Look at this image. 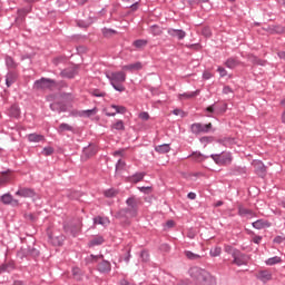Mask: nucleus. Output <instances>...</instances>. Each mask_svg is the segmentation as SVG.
Masks as SVG:
<instances>
[{
  "label": "nucleus",
  "instance_id": "nucleus-1",
  "mask_svg": "<svg viewBox=\"0 0 285 285\" xmlns=\"http://www.w3.org/2000/svg\"><path fill=\"white\" fill-rule=\"evenodd\" d=\"M107 79H109L110 86H112L114 90L117 92H125L126 87L124 83L126 82V72L124 71H115L106 75Z\"/></svg>",
  "mask_w": 285,
  "mask_h": 285
},
{
  "label": "nucleus",
  "instance_id": "nucleus-2",
  "mask_svg": "<svg viewBox=\"0 0 285 285\" xmlns=\"http://www.w3.org/2000/svg\"><path fill=\"white\" fill-rule=\"evenodd\" d=\"M188 275L196 284H206L210 282V273L202 267L194 266L188 269Z\"/></svg>",
  "mask_w": 285,
  "mask_h": 285
},
{
  "label": "nucleus",
  "instance_id": "nucleus-3",
  "mask_svg": "<svg viewBox=\"0 0 285 285\" xmlns=\"http://www.w3.org/2000/svg\"><path fill=\"white\" fill-rule=\"evenodd\" d=\"M217 166H230L233 164V154L229 151H222L220 154H212L209 156Z\"/></svg>",
  "mask_w": 285,
  "mask_h": 285
},
{
  "label": "nucleus",
  "instance_id": "nucleus-4",
  "mask_svg": "<svg viewBox=\"0 0 285 285\" xmlns=\"http://www.w3.org/2000/svg\"><path fill=\"white\" fill-rule=\"evenodd\" d=\"M226 110H228V104L223 102L220 105L214 104V105L206 107L204 112H205V117H214V115L219 117V115H224L226 112Z\"/></svg>",
  "mask_w": 285,
  "mask_h": 285
},
{
  "label": "nucleus",
  "instance_id": "nucleus-5",
  "mask_svg": "<svg viewBox=\"0 0 285 285\" xmlns=\"http://www.w3.org/2000/svg\"><path fill=\"white\" fill-rule=\"evenodd\" d=\"M57 86V80L51 78H40L33 82L35 90H52Z\"/></svg>",
  "mask_w": 285,
  "mask_h": 285
},
{
  "label": "nucleus",
  "instance_id": "nucleus-6",
  "mask_svg": "<svg viewBox=\"0 0 285 285\" xmlns=\"http://www.w3.org/2000/svg\"><path fill=\"white\" fill-rule=\"evenodd\" d=\"M126 207L129 212V217H137L139 215V199L135 196H130L126 199Z\"/></svg>",
  "mask_w": 285,
  "mask_h": 285
},
{
  "label": "nucleus",
  "instance_id": "nucleus-7",
  "mask_svg": "<svg viewBox=\"0 0 285 285\" xmlns=\"http://www.w3.org/2000/svg\"><path fill=\"white\" fill-rule=\"evenodd\" d=\"M213 129V124H200V122H195L191 125L190 130L193 135H202V132L206 134L209 130Z\"/></svg>",
  "mask_w": 285,
  "mask_h": 285
},
{
  "label": "nucleus",
  "instance_id": "nucleus-8",
  "mask_svg": "<svg viewBox=\"0 0 285 285\" xmlns=\"http://www.w3.org/2000/svg\"><path fill=\"white\" fill-rule=\"evenodd\" d=\"M255 277L258 282H262V284H268V282H273V272L268 268L259 269Z\"/></svg>",
  "mask_w": 285,
  "mask_h": 285
},
{
  "label": "nucleus",
  "instance_id": "nucleus-9",
  "mask_svg": "<svg viewBox=\"0 0 285 285\" xmlns=\"http://www.w3.org/2000/svg\"><path fill=\"white\" fill-rule=\"evenodd\" d=\"M232 257V264H235V266H246V264H248L246 254L242 253L239 249H237V252Z\"/></svg>",
  "mask_w": 285,
  "mask_h": 285
},
{
  "label": "nucleus",
  "instance_id": "nucleus-10",
  "mask_svg": "<svg viewBox=\"0 0 285 285\" xmlns=\"http://www.w3.org/2000/svg\"><path fill=\"white\" fill-rule=\"evenodd\" d=\"M102 259L100 263H98L97 265V271L98 273H100L101 275H108V273H110V271H112V264L110 263V261Z\"/></svg>",
  "mask_w": 285,
  "mask_h": 285
},
{
  "label": "nucleus",
  "instance_id": "nucleus-11",
  "mask_svg": "<svg viewBox=\"0 0 285 285\" xmlns=\"http://www.w3.org/2000/svg\"><path fill=\"white\" fill-rule=\"evenodd\" d=\"M97 150L98 149L95 145L89 144L87 147L82 149L81 160L87 161V159H90V157H95Z\"/></svg>",
  "mask_w": 285,
  "mask_h": 285
},
{
  "label": "nucleus",
  "instance_id": "nucleus-12",
  "mask_svg": "<svg viewBox=\"0 0 285 285\" xmlns=\"http://www.w3.org/2000/svg\"><path fill=\"white\" fill-rule=\"evenodd\" d=\"M238 216L245 219H253L257 217V214H255L253 209L244 207V205H238Z\"/></svg>",
  "mask_w": 285,
  "mask_h": 285
},
{
  "label": "nucleus",
  "instance_id": "nucleus-13",
  "mask_svg": "<svg viewBox=\"0 0 285 285\" xmlns=\"http://www.w3.org/2000/svg\"><path fill=\"white\" fill-rule=\"evenodd\" d=\"M167 35H169V37H173L174 39H178V41L186 39V31H184L183 29L169 28L167 30Z\"/></svg>",
  "mask_w": 285,
  "mask_h": 285
},
{
  "label": "nucleus",
  "instance_id": "nucleus-14",
  "mask_svg": "<svg viewBox=\"0 0 285 285\" xmlns=\"http://www.w3.org/2000/svg\"><path fill=\"white\" fill-rule=\"evenodd\" d=\"M16 195L17 197L30 198V197H35L37 193L32 188L21 187L16 191Z\"/></svg>",
  "mask_w": 285,
  "mask_h": 285
},
{
  "label": "nucleus",
  "instance_id": "nucleus-15",
  "mask_svg": "<svg viewBox=\"0 0 285 285\" xmlns=\"http://www.w3.org/2000/svg\"><path fill=\"white\" fill-rule=\"evenodd\" d=\"M224 66L229 70H235V68L242 66V60L238 57H229L224 61Z\"/></svg>",
  "mask_w": 285,
  "mask_h": 285
},
{
  "label": "nucleus",
  "instance_id": "nucleus-16",
  "mask_svg": "<svg viewBox=\"0 0 285 285\" xmlns=\"http://www.w3.org/2000/svg\"><path fill=\"white\" fill-rule=\"evenodd\" d=\"M253 228H255L256 230H262L264 228H271L273 226V223L261 218L257 219L256 222L252 223Z\"/></svg>",
  "mask_w": 285,
  "mask_h": 285
},
{
  "label": "nucleus",
  "instance_id": "nucleus-17",
  "mask_svg": "<svg viewBox=\"0 0 285 285\" xmlns=\"http://www.w3.org/2000/svg\"><path fill=\"white\" fill-rule=\"evenodd\" d=\"M144 177H146V171H137L131 176H128L127 181L129 184H139V181H144Z\"/></svg>",
  "mask_w": 285,
  "mask_h": 285
},
{
  "label": "nucleus",
  "instance_id": "nucleus-18",
  "mask_svg": "<svg viewBox=\"0 0 285 285\" xmlns=\"http://www.w3.org/2000/svg\"><path fill=\"white\" fill-rule=\"evenodd\" d=\"M49 108L53 112H59V114L68 111V107L62 101L52 102L50 104Z\"/></svg>",
  "mask_w": 285,
  "mask_h": 285
},
{
  "label": "nucleus",
  "instance_id": "nucleus-19",
  "mask_svg": "<svg viewBox=\"0 0 285 285\" xmlns=\"http://www.w3.org/2000/svg\"><path fill=\"white\" fill-rule=\"evenodd\" d=\"M60 77H62L63 79H75V77H77V68L70 67V68L63 69L60 72Z\"/></svg>",
  "mask_w": 285,
  "mask_h": 285
},
{
  "label": "nucleus",
  "instance_id": "nucleus-20",
  "mask_svg": "<svg viewBox=\"0 0 285 285\" xmlns=\"http://www.w3.org/2000/svg\"><path fill=\"white\" fill-rule=\"evenodd\" d=\"M106 242V238L101 235H96L94 236L89 242H88V247L89 248H95V246H101Z\"/></svg>",
  "mask_w": 285,
  "mask_h": 285
},
{
  "label": "nucleus",
  "instance_id": "nucleus-21",
  "mask_svg": "<svg viewBox=\"0 0 285 285\" xmlns=\"http://www.w3.org/2000/svg\"><path fill=\"white\" fill-rule=\"evenodd\" d=\"M19 75H17L16 71H8L6 75V86L7 88H10L13 83H17Z\"/></svg>",
  "mask_w": 285,
  "mask_h": 285
},
{
  "label": "nucleus",
  "instance_id": "nucleus-22",
  "mask_svg": "<svg viewBox=\"0 0 285 285\" xmlns=\"http://www.w3.org/2000/svg\"><path fill=\"white\" fill-rule=\"evenodd\" d=\"M142 68H144V65L140 61L122 66V70H128L129 72H137Z\"/></svg>",
  "mask_w": 285,
  "mask_h": 285
},
{
  "label": "nucleus",
  "instance_id": "nucleus-23",
  "mask_svg": "<svg viewBox=\"0 0 285 285\" xmlns=\"http://www.w3.org/2000/svg\"><path fill=\"white\" fill-rule=\"evenodd\" d=\"M4 63L8 70H17V68H19V63L14 61V58L8 55L4 56Z\"/></svg>",
  "mask_w": 285,
  "mask_h": 285
},
{
  "label": "nucleus",
  "instance_id": "nucleus-24",
  "mask_svg": "<svg viewBox=\"0 0 285 285\" xmlns=\"http://www.w3.org/2000/svg\"><path fill=\"white\" fill-rule=\"evenodd\" d=\"M63 230L72 237H77V235H79V228H77V225L66 224L63 225Z\"/></svg>",
  "mask_w": 285,
  "mask_h": 285
},
{
  "label": "nucleus",
  "instance_id": "nucleus-25",
  "mask_svg": "<svg viewBox=\"0 0 285 285\" xmlns=\"http://www.w3.org/2000/svg\"><path fill=\"white\" fill-rule=\"evenodd\" d=\"M255 173L258 175V177H266V165H264L262 161H257L255 164Z\"/></svg>",
  "mask_w": 285,
  "mask_h": 285
},
{
  "label": "nucleus",
  "instance_id": "nucleus-26",
  "mask_svg": "<svg viewBox=\"0 0 285 285\" xmlns=\"http://www.w3.org/2000/svg\"><path fill=\"white\" fill-rule=\"evenodd\" d=\"M28 141H30V144H39L41 141H43L46 139V137L43 135L40 134H29L27 136Z\"/></svg>",
  "mask_w": 285,
  "mask_h": 285
},
{
  "label": "nucleus",
  "instance_id": "nucleus-27",
  "mask_svg": "<svg viewBox=\"0 0 285 285\" xmlns=\"http://www.w3.org/2000/svg\"><path fill=\"white\" fill-rule=\"evenodd\" d=\"M193 159V161L202 163L204 159H208V156H204L200 151H193L189 156L186 157V159Z\"/></svg>",
  "mask_w": 285,
  "mask_h": 285
},
{
  "label": "nucleus",
  "instance_id": "nucleus-28",
  "mask_svg": "<svg viewBox=\"0 0 285 285\" xmlns=\"http://www.w3.org/2000/svg\"><path fill=\"white\" fill-rule=\"evenodd\" d=\"M14 271V262H9L0 266V275L2 273H12Z\"/></svg>",
  "mask_w": 285,
  "mask_h": 285
},
{
  "label": "nucleus",
  "instance_id": "nucleus-29",
  "mask_svg": "<svg viewBox=\"0 0 285 285\" xmlns=\"http://www.w3.org/2000/svg\"><path fill=\"white\" fill-rule=\"evenodd\" d=\"M170 150V144H163L155 147V151L158 155H166Z\"/></svg>",
  "mask_w": 285,
  "mask_h": 285
},
{
  "label": "nucleus",
  "instance_id": "nucleus-30",
  "mask_svg": "<svg viewBox=\"0 0 285 285\" xmlns=\"http://www.w3.org/2000/svg\"><path fill=\"white\" fill-rule=\"evenodd\" d=\"M164 30H161V27H159L158 24H153L149 28V35H153V37H161Z\"/></svg>",
  "mask_w": 285,
  "mask_h": 285
},
{
  "label": "nucleus",
  "instance_id": "nucleus-31",
  "mask_svg": "<svg viewBox=\"0 0 285 285\" xmlns=\"http://www.w3.org/2000/svg\"><path fill=\"white\" fill-rule=\"evenodd\" d=\"M98 259H104V255H95V254H91V255H89V256H87L86 258H85V263L87 264V265H89V264H97V261Z\"/></svg>",
  "mask_w": 285,
  "mask_h": 285
},
{
  "label": "nucleus",
  "instance_id": "nucleus-32",
  "mask_svg": "<svg viewBox=\"0 0 285 285\" xmlns=\"http://www.w3.org/2000/svg\"><path fill=\"white\" fill-rule=\"evenodd\" d=\"M115 217L116 219H128L130 212L127 208H122L116 213Z\"/></svg>",
  "mask_w": 285,
  "mask_h": 285
},
{
  "label": "nucleus",
  "instance_id": "nucleus-33",
  "mask_svg": "<svg viewBox=\"0 0 285 285\" xmlns=\"http://www.w3.org/2000/svg\"><path fill=\"white\" fill-rule=\"evenodd\" d=\"M199 89H197L196 91H187L184 94L179 95V99H194V97L199 96Z\"/></svg>",
  "mask_w": 285,
  "mask_h": 285
},
{
  "label": "nucleus",
  "instance_id": "nucleus-34",
  "mask_svg": "<svg viewBox=\"0 0 285 285\" xmlns=\"http://www.w3.org/2000/svg\"><path fill=\"white\" fill-rule=\"evenodd\" d=\"M71 273H72L75 279H77V282H81V279H83V271H81V268L73 267L71 269Z\"/></svg>",
  "mask_w": 285,
  "mask_h": 285
},
{
  "label": "nucleus",
  "instance_id": "nucleus-35",
  "mask_svg": "<svg viewBox=\"0 0 285 285\" xmlns=\"http://www.w3.org/2000/svg\"><path fill=\"white\" fill-rule=\"evenodd\" d=\"M101 33H102V37H105V39H110V37H114V35H117V30L105 27L101 29Z\"/></svg>",
  "mask_w": 285,
  "mask_h": 285
},
{
  "label": "nucleus",
  "instance_id": "nucleus-36",
  "mask_svg": "<svg viewBox=\"0 0 285 285\" xmlns=\"http://www.w3.org/2000/svg\"><path fill=\"white\" fill-rule=\"evenodd\" d=\"M266 266H275L276 264H282V257L279 256H274L271 258H267L265 261Z\"/></svg>",
  "mask_w": 285,
  "mask_h": 285
},
{
  "label": "nucleus",
  "instance_id": "nucleus-37",
  "mask_svg": "<svg viewBox=\"0 0 285 285\" xmlns=\"http://www.w3.org/2000/svg\"><path fill=\"white\" fill-rule=\"evenodd\" d=\"M185 256L191 262H197V259H202V255L195 254L191 250H185Z\"/></svg>",
  "mask_w": 285,
  "mask_h": 285
},
{
  "label": "nucleus",
  "instance_id": "nucleus-38",
  "mask_svg": "<svg viewBox=\"0 0 285 285\" xmlns=\"http://www.w3.org/2000/svg\"><path fill=\"white\" fill-rule=\"evenodd\" d=\"M73 128L69 124L62 122L58 127V132H72Z\"/></svg>",
  "mask_w": 285,
  "mask_h": 285
},
{
  "label": "nucleus",
  "instance_id": "nucleus-39",
  "mask_svg": "<svg viewBox=\"0 0 285 285\" xmlns=\"http://www.w3.org/2000/svg\"><path fill=\"white\" fill-rule=\"evenodd\" d=\"M132 46L137 48L138 50L141 48H146L148 46V40L146 39H138L132 42Z\"/></svg>",
  "mask_w": 285,
  "mask_h": 285
},
{
  "label": "nucleus",
  "instance_id": "nucleus-40",
  "mask_svg": "<svg viewBox=\"0 0 285 285\" xmlns=\"http://www.w3.org/2000/svg\"><path fill=\"white\" fill-rule=\"evenodd\" d=\"M110 108L116 110V115H126L127 109L125 106H119V105H110Z\"/></svg>",
  "mask_w": 285,
  "mask_h": 285
},
{
  "label": "nucleus",
  "instance_id": "nucleus-41",
  "mask_svg": "<svg viewBox=\"0 0 285 285\" xmlns=\"http://www.w3.org/2000/svg\"><path fill=\"white\" fill-rule=\"evenodd\" d=\"M97 112V107L92 109L80 110V117H92Z\"/></svg>",
  "mask_w": 285,
  "mask_h": 285
},
{
  "label": "nucleus",
  "instance_id": "nucleus-42",
  "mask_svg": "<svg viewBox=\"0 0 285 285\" xmlns=\"http://www.w3.org/2000/svg\"><path fill=\"white\" fill-rule=\"evenodd\" d=\"M210 257H219L222 255V247L216 246L209 250Z\"/></svg>",
  "mask_w": 285,
  "mask_h": 285
},
{
  "label": "nucleus",
  "instance_id": "nucleus-43",
  "mask_svg": "<svg viewBox=\"0 0 285 285\" xmlns=\"http://www.w3.org/2000/svg\"><path fill=\"white\" fill-rule=\"evenodd\" d=\"M1 202L6 206H10L12 204V196L10 194H4L1 196Z\"/></svg>",
  "mask_w": 285,
  "mask_h": 285
},
{
  "label": "nucleus",
  "instance_id": "nucleus-44",
  "mask_svg": "<svg viewBox=\"0 0 285 285\" xmlns=\"http://www.w3.org/2000/svg\"><path fill=\"white\" fill-rule=\"evenodd\" d=\"M114 130H126V126L124 125V120H117L114 125H111Z\"/></svg>",
  "mask_w": 285,
  "mask_h": 285
},
{
  "label": "nucleus",
  "instance_id": "nucleus-45",
  "mask_svg": "<svg viewBox=\"0 0 285 285\" xmlns=\"http://www.w3.org/2000/svg\"><path fill=\"white\" fill-rule=\"evenodd\" d=\"M119 194V191L115 188H109L104 191L105 197H116Z\"/></svg>",
  "mask_w": 285,
  "mask_h": 285
},
{
  "label": "nucleus",
  "instance_id": "nucleus-46",
  "mask_svg": "<svg viewBox=\"0 0 285 285\" xmlns=\"http://www.w3.org/2000/svg\"><path fill=\"white\" fill-rule=\"evenodd\" d=\"M10 115L11 117H16V118L19 117V115H21V110L19 109V106L17 105L11 106Z\"/></svg>",
  "mask_w": 285,
  "mask_h": 285
},
{
  "label": "nucleus",
  "instance_id": "nucleus-47",
  "mask_svg": "<svg viewBox=\"0 0 285 285\" xmlns=\"http://www.w3.org/2000/svg\"><path fill=\"white\" fill-rule=\"evenodd\" d=\"M213 136H203L199 138L200 144H204V146H208V144H213Z\"/></svg>",
  "mask_w": 285,
  "mask_h": 285
},
{
  "label": "nucleus",
  "instance_id": "nucleus-48",
  "mask_svg": "<svg viewBox=\"0 0 285 285\" xmlns=\"http://www.w3.org/2000/svg\"><path fill=\"white\" fill-rule=\"evenodd\" d=\"M224 250L227 253V255H233L238 250L237 248L233 247L232 245H224Z\"/></svg>",
  "mask_w": 285,
  "mask_h": 285
},
{
  "label": "nucleus",
  "instance_id": "nucleus-49",
  "mask_svg": "<svg viewBox=\"0 0 285 285\" xmlns=\"http://www.w3.org/2000/svg\"><path fill=\"white\" fill-rule=\"evenodd\" d=\"M55 154V148L53 147H45L42 149V155H45V157H50V155H53Z\"/></svg>",
  "mask_w": 285,
  "mask_h": 285
},
{
  "label": "nucleus",
  "instance_id": "nucleus-50",
  "mask_svg": "<svg viewBox=\"0 0 285 285\" xmlns=\"http://www.w3.org/2000/svg\"><path fill=\"white\" fill-rule=\"evenodd\" d=\"M91 97H106V91H101L99 89H94L90 92Z\"/></svg>",
  "mask_w": 285,
  "mask_h": 285
},
{
  "label": "nucleus",
  "instance_id": "nucleus-51",
  "mask_svg": "<svg viewBox=\"0 0 285 285\" xmlns=\"http://www.w3.org/2000/svg\"><path fill=\"white\" fill-rule=\"evenodd\" d=\"M106 222L110 223V220H108V218H102L100 216L94 218V224H98L100 226H104V224H106Z\"/></svg>",
  "mask_w": 285,
  "mask_h": 285
},
{
  "label": "nucleus",
  "instance_id": "nucleus-52",
  "mask_svg": "<svg viewBox=\"0 0 285 285\" xmlns=\"http://www.w3.org/2000/svg\"><path fill=\"white\" fill-rule=\"evenodd\" d=\"M124 168H126V161L119 159V160L116 163V170H124Z\"/></svg>",
  "mask_w": 285,
  "mask_h": 285
},
{
  "label": "nucleus",
  "instance_id": "nucleus-53",
  "mask_svg": "<svg viewBox=\"0 0 285 285\" xmlns=\"http://www.w3.org/2000/svg\"><path fill=\"white\" fill-rule=\"evenodd\" d=\"M139 119H142V121H148V119H150V115L148 111H142L139 114Z\"/></svg>",
  "mask_w": 285,
  "mask_h": 285
},
{
  "label": "nucleus",
  "instance_id": "nucleus-54",
  "mask_svg": "<svg viewBox=\"0 0 285 285\" xmlns=\"http://www.w3.org/2000/svg\"><path fill=\"white\" fill-rule=\"evenodd\" d=\"M150 255L148 254V250H141L140 253V258L142 259V262H148Z\"/></svg>",
  "mask_w": 285,
  "mask_h": 285
},
{
  "label": "nucleus",
  "instance_id": "nucleus-55",
  "mask_svg": "<svg viewBox=\"0 0 285 285\" xmlns=\"http://www.w3.org/2000/svg\"><path fill=\"white\" fill-rule=\"evenodd\" d=\"M138 190H140L141 193H144V195H148V193H150V190H153L151 186H142V187H138Z\"/></svg>",
  "mask_w": 285,
  "mask_h": 285
},
{
  "label": "nucleus",
  "instance_id": "nucleus-56",
  "mask_svg": "<svg viewBox=\"0 0 285 285\" xmlns=\"http://www.w3.org/2000/svg\"><path fill=\"white\" fill-rule=\"evenodd\" d=\"M126 8H130L132 12H137V10H139V2H132L131 4H128Z\"/></svg>",
  "mask_w": 285,
  "mask_h": 285
},
{
  "label": "nucleus",
  "instance_id": "nucleus-57",
  "mask_svg": "<svg viewBox=\"0 0 285 285\" xmlns=\"http://www.w3.org/2000/svg\"><path fill=\"white\" fill-rule=\"evenodd\" d=\"M173 115H175L176 117H186V114L181 109H174Z\"/></svg>",
  "mask_w": 285,
  "mask_h": 285
},
{
  "label": "nucleus",
  "instance_id": "nucleus-58",
  "mask_svg": "<svg viewBox=\"0 0 285 285\" xmlns=\"http://www.w3.org/2000/svg\"><path fill=\"white\" fill-rule=\"evenodd\" d=\"M217 72H219L220 77H226L228 75V71L224 67H218Z\"/></svg>",
  "mask_w": 285,
  "mask_h": 285
},
{
  "label": "nucleus",
  "instance_id": "nucleus-59",
  "mask_svg": "<svg viewBox=\"0 0 285 285\" xmlns=\"http://www.w3.org/2000/svg\"><path fill=\"white\" fill-rule=\"evenodd\" d=\"M26 219H28L29 222H37V215L35 214H26Z\"/></svg>",
  "mask_w": 285,
  "mask_h": 285
},
{
  "label": "nucleus",
  "instance_id": "nucleus-60",
  "mask_svg": "<svg viewBox=\"0 0 285 285\" xmlns=\"http://www.w3.org/2000/svg\"><path fill=\"white\" fill-rule=\"evenodd\" d=\"M31 257H39V250L37 248L29 249Z\"/></svg>",
  "mask_w": 285,
  "mask_h": 285
},
{
  "label": "nucleus",
  "instance_id": "nucleus-61",
  "mask_svg": "<svg viewBox=\"0 0 285 285\" xmlns=\"http://www.w3.org/2000/svg\"><path fill=\"white\" fill-rule=\"evenodd\" d=\"M230 92H233V88H230V86H225L223 88V95H230Z\"/></svg>",
  "mask_w": 285,
  "mask_h": 285
},
{
  "label": "nucleus",
  "instance_id": "nucleus-62",
  "mask_svg": "<svg viewBox=\"0 0 285 285\" xmlns=\"http://www.w3.org/2000/svg\"><path fill=\"white\" fill-rule=\"evenodd\" d=\"M262 239H263L262 236H254V237H253V243H254V244H262Z\"/></svg>",
  "mask_w": 285,
  "mask_h": 285
},
{
  "label": "nucleus",
  "instance_id": "nucleus-63",
  "mask_svg": "<svg viewBox=\"0 0 285 285\" xmlns=\"http://www.w3.org/2000/svg\"><path fill=\"white\" fill-rule=\"evenodd\" d=\"M283 242H284V237H282V236H276L274 238V244H282Z\"/></svg>",
  "mask_w": 285,
  "mask_h": 285
},
{
  "label": "nucleus",
  "instance_id": "nucleus-64",
  "mask_svg": "<svg viewBox=\"0 0 285 285\" xmlns=\"http://www.w3.org/2000/svg\"><path fill=\"white\" fill-rule=\"evenodd\" d=\"M70 116H71V117H81V111H79V110H72V111H70Z\"/></svg>",
  "mask_w": 285,
  "mask_h": 285
}]
</instances>
